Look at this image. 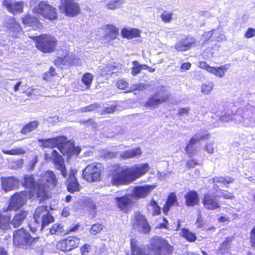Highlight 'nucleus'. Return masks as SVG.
<instances>
[{
	"mask_svg": "<svg viewBox=\"0 0 255 255\" xmlns=\"http://www.w3.org/2000/svg\"><path fill=\"white\" fill-rule=\"evenodd\" d=\"M132 255H170L173 251V247L163 239L156 237L150 240L147 246L146 254L137 245L136 241L132 240L130 242Z\"/></svg>",
	"mask_w": 255,
	"mask_h": 255,
	"instance_id": "f257e3e1",
	"label": "nucleus"
},
{
	"mask_svg": "<svg viewBox=\"0 0 255 255\" xmlns=\"http://www.w3.org/2000/svg\"><path fill=\"white\" fill-rule=\"evenodd\" d=\"M38 141L41 143L40 146L44 148L57 147L63 155H67L68 157L77 155L81 152L80 147H75L73 142L67 141L66 137L64 136L47 139H39Z\"/></svg>",
	"mask_w": 255,
	"mask_h": 255,
	"instance_id": "f03ea898",
	"label": "nucleus"
},
{
	"mask_svg": "<svg viewBox=\"0 0 255 255\" xmlns=\"http://www.w3.org/2000/svg\"><path fill=\"white\" fill-rule=\"evenodd\" d=\"M57 179L52 171H46L43 175L38 179L36 197L39 201L44 200L47 197V192L50 188L56 186Z\"/></svg>",
	"mask_w": 255,
	"mask_h": 255,
	"instance_id": "7ed1b4c3",
	"label": "nucleus"
},
{
	"mask_svg": "<svg viewBox=\"0 0 255 255\" xmlns=\"http://www.w3.org/2000/svg\"><path fill=\"white\" fill-rule=\"evenodd\" d=\"M109 179L113 186H118L130 183L127 168L118 164L111 167Z\"/></svg>",
	"mask_w": 255,
	"mask_h": 255,
	"instance_id": "20e7f679",
	"label": "nucleus"
},
{
	"mask_svg": "<svg viewBox=\"0 0 255 255\" xmlns=\"http://www.w3.org/2000/svg\"><path fill=\"white\" fill-rule=\"evenodd\" d=\"M36 41V48L44 53H50L54 51L57 45L56 38L49 34L30 36Z\"/></svg>",
	"mask_w": 255,
	"mask_h": 255,
	"instance_id": "39448f33",
	"label": "nucleus"
},
{
	"mask_svg": "<svg viewBox=\"0 0 255 255\" xmlns=\"http://www.w3.org/2000/svg\"><path fill=\"white\" fill-rule=\"evenodd\" d=\"M33 11V13L50 20H53L57 18L56 9L44 1L40 2L34 6Z\"/></svg>",
	"mask_w": 255,
	"mask_h": 255,
	"instance_id": "423d86ee",
	"label": "nucleus"
},
{
	"mask_svg": "<svg viewBox=\"0 0 255 255\" xmlns=\"http://www.w3.org/2000/svg\"><path fill=\"white\" fill-rule=\"evenodd\" d=\"M13 240L15 246L18 247H24L32 245L37 241L38 239L33 238L32 239L30 234L21 228L13 233Z\"/></svg>",
	"mask_w": 255,
	"mask_h": 255,
	"instance_id": "0eeeda50",
	"label": "nucleus"
},
{
	"mask_svg": "<svg viewBox=\"0 0 255 255\" xmlns=\"http://www.w3.org/2000/svg\"><path fill=\"white\" fill-rule=\"evenodd\" d=\"M33 218L36 224L39 225L41 224L42 229L54 222V218L50 214L49 210L45 206H40L36 208Z\"/></svg>",
	"mask_w": 255,
	"mask_h": 255,
	"instance_id": "6e6552de",
	"label": "nucleus"
},
{
	"mask_svg": "<svg viewBox=\"0 0 255 255\" xmlns=\"http://www.w3.org/2000/svg\"><path fill=\"white\" fill-rule=\"evenodd\" d=\"M58 8L68 16H75L80 12L79 5L75 0H60Z\"/></svg>",
	"mask_w": 255,
	"mask_h": 255,
	"instance_id": "1a4fd4ad",
	"label": "nucleus"
},
{
	"mask_svg": "<svg viewBox=\"0 0 255 255\" xmlns=\"http://www.w3.org/2000/svg\"><path fill=\"white\" fill-rule=\"evenodd\" d=\"M102 164L100 163L88 165L83 170L84 178L88 182L100 180Z\"/></svg>",
	"mask_w": 255,
	"mask_h": 255,
	"instance_id": "9d476101",
	"label": "nucleus"
},
{
	"mask_svg": "<svg viewBox=\"0 0 255 255\" xmlns=\"http://www.w3.org/2000/svg\"><path fill=\"white\" fill-rule=\"evenodd\" d=\"M127 169L131 183L145 175L150 169V167L147 163H140L127 168Z\"/></svg>",
	"mask_w": 255,
	"mask_h": 255,
	"instance_id": "9b49d317",
	"label": "nucleus"
},
{
	"mask_svg": "<svg viewBox=\"0 0 255 255\" xmlns=\"http://www.w3.org/2000/svg\"><path fill=\"white\" fill-rule=\"evenodd\" d=\"M170 96V93L165 87H162L149 99L146 105L147 107H154L167 101Z\"/></svg>",
	"mask_w": 255,
	"mask_h": 255,
	"instance_id": "f8f14e48",
	"label": "nucleus"
},
{
	"mask_svg": "<svg viewBox=\"0 0 255 255\" xmlns=\"http://www.w3.org/2000/svg\"><path fill=\"white\" fill-rule=\"evenodd\" d=\"M28 192L23 191L16 193L11 197L7 208L8 210H16L23 206L27 199Z\"/></svg>",
	"mask_w": 255,
	"mask_h": 255,
	"instance_id": "ddd939ff",
	"label": "nucleus"
},
{
	"mask_svg": "<svg viewBox=\"0 0 255 255\" xmlns=\"http://www.w3.org/2000/svg\"><path fill=\"white\" fill-rule=\"evenodd\" d=\"M133 228L138 232L148 233L150 227L145 217L139 213H135L132 223Z\"/></svg>",
	"mask_w": 255,
	"mask_h": 255,
	"instance_id": "4468645a",
	"label": "nucleus"
},
{
	"mask_svg": "<svg viewBox=\"0 0 255 255\" xmlns=\"http://www.w3.org/2000/svg\"><path fill=\"white\" fill-rule=\"evenodd\" d=\"M79 243V239L76 237H69L65 240H62L58 242L57 248L62 251H70L76 248Z\"/></svg>",
	"mask_w": 255,
	"mask_h": 255,
	"instance_id": "2eb2a0df",
	"label": "nucleus"
},
{
	"mask_svg": "<svg viewBox=\"0 0 255 255\" xmlns=\"http://www.w3.org/2000/svg\"><path fill=\"white\" fill-rule=\"evenodd\" d=\"M51 159L54 163L56 168L59 170L63 176L65 178L67 176V171L64 160L62 156L59 154L56 150L52 151Z\"/></svg>",
	"mask_w": 255,
	"mask_h": 255,
	"instance_id": "dca6fc26",
	"label": "nucleus"
},
{
	"mask_svg": "<svg viewBox=\"0 0 255 255\" xmlns=\"http://www.w3.org/2000/svg\"><path fill=\"white\" fill-rule=\"evenodd\" d=\"M38 180L36 181L33 176L29 175H25L24 176L22 184L24 186L30 189V193L32 194L33 198H37L36 197V189H37Z\"/></svg>",
	"mask_w": 255,
	"mask_h": 255,
	"instance_id": "f3484780",
	"label": "nucleus"
},
{
	"mask_svg": "<svg viewBox=\"0 0 255 255\" xmlns=\"http://www.w3.org/2000/svg\"><path fill=\"white\" fill-rule=\"evenodd\" d=\"M3 4L12 13L23 11V3L22 1L4 0Z\"/></svg>",
	"mask_w": 255,
	"mask_h": 255,
	"instance_id": "a211bd4d",
	"label": "nucleus"
},
{
	"mask_svg": "<svg viewBox=\"0 0 255 255\" xmlns=\"http://www.w3.org/2000/svg\"><path fill=\"white\" fill-rule=\"evenodd\" d=\"M154 188L152 185L138 186L135 187L132 195L136 199L143 198L147 196Z\"/></svg>",
	"mask_w": 255,
	"mask_h": 255,
	"instance_id": "6ab92c4d",
	"label": "nucleus"
},
{
	"mask_svg": "<svg viewBox=\"0 0 255 255\" xmlns=\"http://www.w3.org/2000/svg\"><path fill=\"white\" fill-rule=\"evenodd\" d=\"M1 184L2 189L7 192L16 188L18 186L19 181L13 177H2Z\"/></svg>",
	"mask_w": 255,
	"mask_h": 255,
	"instance_id": "aec40b11",
	"label": "nucleus"
},
{
	"mask_svg": "<svg viewBox=\"0 0 255 255\" xmlns=\"http://www.w3.org/2000/svg\"><path fill=\"white\" fill-rule=\"evenodd\" d=\"M204 207L209 210H214L220 207L219 203L216 197L211 195H205L203 201Z\"/></svg>",
	"mask_w": 255,
	"mask_h": 255,
	"instance_id": "412c9836",
	"label": "nucleus"
},
{
	"mask_svg": "<svg viewBox=\"0 0 255 255\" xmlns=\"http://www.w3.org/2000/svg\"><path fill=\"white\" fill-rule=\"evenodd\" d=\"M132 196L127 195L122 197L116 198L118 207L121 211L127 212L129 205L132 203Z\"/></svg>",
	"mask_w": 255,
	"mask_h": 255,
	"instance_id": "4be33fe9",
	"label": "nucleus"
},
{
	"mask_svg": "<svg viewBox=\"0 0 255 255\" xmlns=\"http://www.w3.org/2000/svg\"><path fill=\"white\" fill-rule=\"evenodd\" d=\"M58 63H59L58 64V66H60L61 64L64 65H81V62L79 59L74 56L72 57H70L69 55L65 56L63 57L58 58V59L56 60L55 64L57 65Z\"/></svg>",
	"mask_w": 255,
	"mask_h": 255,
	"instance_id": "5701e85b",
	"label": "nucleus"
},
{
	"mask_svg": "<svg viewBox=\"0 0 255 255\" xmlns=\"http://www.w3.org/2000/svg\"><path fill=\"white\" fill-rule=\"evenodd\" d=\"M6 27L9 29L12 36L16 37L17 33L21 31V28L19 25L16 22L15 20L12 17L8 18L5 21Z\"/></svg>",
	"mask_w": 255,
	"mask_h": 255,
	"instance_id": "b1692460",
	"label": "nucleus"
},
{
	"mask_svg": "<svg viewBox=\"0 0 255 255\" xmlns=\"http://www.w3.org/2000/svg\"><path fill=\"white\" fill-rule=\"evenodd\" d=\"M142 154L140 148L137 147L130 150L124 151L120 153V157L123 159H127L135 157H139Z\"/></svg>",
	"mask_w": 255,
	"mask_h": 255,
	"instance_id": "393cba45",
	"label": "nucleus"
},
{
	"mask_svg": "<svg viewBox=\"0 0 255 255\" xmlns=\"http://www.w3.org/2000/svg\"><path fill=\"white\" fill-rule=\"evenodd\" d=\"M23 23L26 26H31L33 29H40L42 25L37 18L27 15L22 18Z\"/></svg>",
	"mask_w": 255,
	"mask_h": 255,
	"instance_id": "a878e982",
	"label": "nucleus"
},
{
	"mask_svg": "<svg viewBox=\"0 0 255 255\" xmlns=\"http://www.w3.org/2000/svg\"><path fill=\"white\" fill-rule=\"evenodd\" d=\"M67 189L72 193L79 190V185L73 171L70 173L67 179Z\"/></svg>",
	"mask_w": 255,
	"mask_h": 255,
	"instance_id": "bb28decb",
	"label": "nucleus"
},
{
	"mask_svg": "<svg viewBox=\"0 0 255 255\" xmlns=\"http://www.w3.org/2000/svg\"><path fill=\"white\" fill-rule=\"evenodd\" d=\"M185 202L188 206L192 207L199 202L198 196L196 191H191L185 196Z\"/></svg>",
	"mask_w": 255,
	"mask_h": 255,
	"instance_id": "cd10ccee",
	"label": "nucleus"
},
{
	"mask_svg": "<svg viewBox=\"0 0 255 255\" xmlns=\"http://www.w3.org/2000/svg\"><path fill=\"white\" fill-rule=\"evenodd\" d=\"M27 216L26 212L20 211L13 218L10 223L14 228H17L22 224Z\"/></svg>",
	"mask_w": 255,
	"mask_h": 255,
	"instance_id": "c85d7f7f",
	"label": "nucleus"
},
{
	"mask_svg": "<svg viewBox=\"0 0 255 255\" xmlns=\"http://www.w3.org/2000/svg\"><path fill=\"white\" fill-rule=\"evenodd\" d=\"M230 67V64L222 65L220 67H212L209 73L213 74L218 77L222 78L225 76V73Z\"/></svg>",
	"mask_w": 255,
	"mask_h": 255,
	"instance_id": "c756f323",
	"label": "nucleus"
},
{
	"mask_svg": "<svg viewBox=\"0 0 255 255\" xmlns=\"http://www.w3.org/2000/svg\"><path fill=\"white\" fill-rule=\"evenodd\" d=\"M234 110H227L226 111L222 113V115L220 117V120L222 122H228L229 121L235 120L241 122L242 121L240 119H238L239 116L238 115H235L233 112Z\"/></svg>",
	"mask_w": 255,
	"mask_h": 255,
	"instance_id": "7c9ffc66",
	"label": "nucleus"
},
{
	"mask_svg": "<svg viewBox=\"0 0 255 255\" xmlns=\"http://www.w3.org/2000/svg\"><path fill=\"white\" fill-rule=\"evenodd\" d=\"M122 36L128 39H131L139 36V31L135 28H125L122 30Z\"/></svg>",
	"mask_w": 255,
	"mask_h": 255,
	"instance_id": "2f4dec72",
	"label": "nucleus"
},
{
	"mask_svg": "<svg viewBox=\"0 0 255 255\" xmlns=\"http://www.w3.org/2000/svg\"><path fill=\"white\" fill-rule=\"evenodd\" d=\"M232 241V237H228L226 238L225 240L221 244L219 249V251L221 254H225L229 253L231 244Z\"/></svg>",
	"mask_w": 255,
	"mask_h": 255,
	"instance_id": "473e14b6",
	"label": "nucleus"
},
{
	"mask_svg": "<svg viewBox=\"0 0 255 255\" xmlns=\"http://www.w3.org/2000/svg\"><path fill=\"white\" fill-rule=\"evenodd\" d=\"M38 122L34 121L25 125L20 130V133L22 134H26L27 133L35 130L39 126Z\"/></svg>",
	"mask_w": 255,
	"mask_h": 255,
	"instance_id": "72a5a7b5",
	"label": "nucleus"
},
{
	"mask_svg": "<svg viewBox=\"0 0 255 255\" xmlns=\"http://www.w3.org/2000/svg\"><path fill=\"white\" fill-rule=\"evenodd\" d=\"M49 232L51 235H59L61 233L65 234L66 230L62 223H55L50 228Z\"/></svg>",
	"mask_w": 255,
	"mask_h": 255,
	"instance_id": "f704fd0d",
	"label": "nucleus"
},
{
	"mask_svg": "<svg viewBox=\"0 0 255 255\" xmlns=\"http://www.w3.org/2000/svg\"><path fill=\"white\" fill-rule=\"evenodd\" d=\"M119 35V29L114 26L111 25L107 29L106 38L107 39L113 40L117 38Z\"/></svg>",
	"mask_w": 255,
	"mask_h": 255,
	"instance_id": "c9c22d12",
	"label": "nucleus"
},
{
	"mask_svg": "<svg viewBox=\"0 0 255 255\" xmlns=\"http://www.w3.org/2000/svg\"><path fill=\"white\" fill-rule=\"evenodd\" d=\"M210 137V135L209 134L203 135L200 133H197L195 134L189 140V146H190L191 144L195 145L201 140L208 139Z\"/></svg>",
	"mask_w": 255,
	"mask_h": 255,
	"instance_id": "e433bc0d",
	"label": "nucleus"
},
{
	"mask_svg": "<svg viewBox=\"0 0 255 255\" xmlns=\"http://www.w3.org/2000/svg\"><path fill=\"white\" fill-rule=\"evenodd\" d=\"M214 183H221L226 185L234 182V178L230 177H215L212 179Z\"/></svg>",
	"mask_w": 255,
	"mask_h": 255,
	"instance_id": "4c0bfd02",
	"label": "nucleus"
},
{
	"mask_svg": "<svg viewBox=\"0 0 255 255\" xmlns=\"http://www.w3.org/2000/svg\"><path fill=\"white\" fill-rule=\"evenodd\" d=\"M10 217L3 216L0 213V229L5 231L9 228Z\"/></svg>",
	"mask_w": 255,
	"mask_h": 255,
	"instance_id": "58836bf2",
	"label": "nucleus"
},
{
	"mask_svg": "<svg viewBox=\"0 0 255 255\" xmlns=\"http://www.w3.org/2000/svg\"><path fill=\"white\" fill-rule=\"evenodd\" d=\"M2 152L5 154L19 155L25 153V150L22 147H16L10 150L2 149Z\"/></svg>",
	"mask_w": 255,
	"mask_h": 255,
	"instance_id": "ea45409f",
	"label": "nucleus"
},
{
	"mask_svg": "<svg viewBox=\"0 0 255 255\" xmlns=\"http://www.w3.org/2000/svg\"><path fill=\"white\" fill-rule=\"evenodd\" d=\"M93 79L94 76L90 73H86L83 75L82 82L86 86V89H90Z\"/></svg>",
	"mask_w": 255,
	"mask_h": 255,
	"instance_id": "a19ab883",
	"label": "nucleus"
},
{
	"mask_svg": "<svg viewBox=\"0 0 255 255\" xmlns=\"http://www.w3.org/2000/svg\"><path fill=\"white\" fill-rule=\"evenodd\" d=\"M194 43L188 42L186 40L180 41L175 46V48L181 51H186L189 49Z\"/></svg>",
	"mask_w": 255,
	"mask_h": 255,
	"instance_id": "79ce46f5",
	"label": "nucleus"
},
{
	"mask_svg": "<svg viewBox=\"0 0 255 255\" xmlns=\"http://www.w3.org/2000/svg\"><path fill=\"white\" fill-rule=\"evenodd\" d=\"M181 236L189 242H194L196 239V237L194 234L189 232V230L185 229L182 230Z\"/></svg>",
	"mask_w": 255,
	"mask_h": 255,
	"instance_id": "37998d69",
	"label": "nucleus"
},
{
	"mask_svg": "<svg viewBox=\"0 0 255 255\" xmlns=\"http://www.w3.org/2000/svg\"><path fill=\"white\" fill-rule=\"evenodd\" d=\"M123 3V0H111L107 4L106 6L109 9H114L120 7Z\"/></svg>",
	"mask_w": 255,
	"mask_h": 255,
	"instance_id": "c03bdc74",
	"label": "nucleus"
},
{
	"mask_svg": "<svg viewBox=\"0 0 255 255\" xmlns=\"http://www.w3.org/2000/svg\"><path fill=\"white\" fill-rule=\"evenodd\" d=\"M149 206L153 210V216L157 215L160 214V208L155 201L152 200L150 203Z\"/></svg>",
	"mask_w": 255,
	"mask_h": 255,
	"instance_id": "a18cd8bd",
	"label": "nucleus"
},
{
	"mask_svg": "<svg viewBox=\"0 0 255 255\" xmlns=\"http://www.w3.org/2000/svg\"><path fill=\"white\" fill-rule=\"evenodd\" d=\"M133 67L131 69V73L133 75L139 74L141 70L140 64L136 61L132 62Z\"/></svg>",
	"mask_w": 255,
	"mask_h": 255,
	"instance_id": "49530a36",
	"label": "nucleus"
},
{
	"mask_svg": "<svg viewBox=\"0 0 255 255\" xmlns=\"http://www.w3.org/2000/svg\"><path fill=\"white\" fill-rule=\"evenodd\" d=\"M173 13L164 11L161 15V18L164 22H169L172 18Z\"/></svg>",
	"mask_w": 255,
	"mask_h": 255,
	"instance_id": "de8ad7c7",
	"label": "nucleus"
},
{
	"mask_svg": "<svg viewBox=\"0 0 255 255\" xmlns=\"http://www.w3.org/2000/svg\"><path fill=\"white\" fill-rule=\"evenodd\" d=\"M103 227V226L102 224H95L91 227L90 232L92 234L96 235L102 230Z\"/></svg>",
	"mask_w": 255,
	"mask_h": 255,
	"instance_id": "09e8293b",
	"label": "nucleus"
},
{
	"mask_svg": "<svg viewBox=\"0 0 255 255\" xmlns=\"http://www.w3.org/2000/svg\"><path fill=\"white\" fill-rule=\"evenodd\" d=\"M213 88V84L211 83L208 84L203 85L201 87V92L205 94H209Z\"/></svg>",
	"mask_w": 255,
	"mask_h": 255,
	"instance_id": "8fccbe9b",
	"label": "nucleus"
},
{
	"mask_svg": "<svg viewBox=\"0 0 255 255\" xmlns=\"http://www.w3.org/2000/svg\"><path fill=\"white\" fill-rule=\"evenodd\" d=\"M145 85L142 83L133 85L130 88L129 92H133L135 91H142L145 89Z\"/></svg>",
	"mask_w": 255,
	"mask_h": 255,
	"instance_id": "3c124183",
	"label": "nucleus"
},
{
	"mask_svg": "<svg viewBox=\"0 0 255 255\" xmlns=\"http://www.w3.org/2000/svg\"><path fill=\"white\" fill-rule=\"evenodd\" d=\"M185 150L189 154H194L197 151V147L193 144H191L190 146H189V143L186 146Z\"/></svg>",
	"mask_w": 255,
	"mask_h": 255,
	"instance_id": "603ef678",
	"label": "nucleus"
},
{
	"mask_svg": "<svg viewBox=\"0 0 255 255\" xmlns=\"http://www.w3.org/2000/svg\"><path fill=\"white\" fill-rule=\"evenodd\" d=\"M117 86L120 89L125 90L128 87V83L124 80H119L117 82Z\"/></svg>",
	"mask_w": 255,
	"mask_h": 255,
	"instance_id": "864d4df0",
	"label": "nucleus"
},
{
	"mask_svg": "<svg viewBox=\"0 0 255 255\" xmlns=\"http://www.w3.org/2000/svg\"><path fill=\"white\" fill-rule=\"evenodd\" d=\"M176 195L174 193H172L168 196L166 203L172 206L176 202Z\"/></svg>",
	"mask_w": 255,
	"mask_h": 255,
	"instance_id": "5fc2aeb1",
	"label": "nucleus"
},
{
	"mask_svg": "<svg viewBox=\"0 0 255 255\" xmlns=\"http://www.w3.org/2000/svg\"><path fill=\"white\" fill-rule=\"evenodd\" d=\"M250 242L251 247L255 249V227L252 229L250 233Z\"/></svg>",
	"mask_w": 255,
	"mask_h": 255,
	"instance_id": "6e6d98bb",
	"label": "nucleus"
},
{
	"mask_svg": "<svg viewBox=\"0 0 255 255\" xmlns=\"http://www.w3.org/2000/svg\"><path fill=\"white\" fill-rule=\"evenodd\" d=\"M205 150L209 154L214 153V143L212 142L207 143L205 146Z\"/></svg>",
	"mask_w": 255,
	"mask_h": 255,
	"instance_id": "4d7b16f0",
	"label": "nucleus"
},
{
	"mask_svg": "<svg viewBox=\"0 0 255 255\" xmlns=\"http://www.w3.org/2000/svg\"><path fill=\"white\" fill-rule=\"evenodd\" d=\"M244 124L246 127H254L255 126V121L252 118H245L243 120Z\"/></svg>",
	"mask_w": 255,
	"mask_h": 255,
	"instance_id": "13d9d810",
	"label": "nucleus"
},
{
	"mask_svg": "<svg viewBox=\"0 0 255 255\" xmlns=\"http://www.w3.org/2000/svg\"><path fill=\"white\" fill-rule=\"evenodd\" d=\"M220 196L226 199H230L234 197L233 193H230L225 190H221V194L220 195Z\"/></svg>",
	"mask_w": 255,
	"mask_h": 255,
	"instance_id": "bf43d9fd",
	"label": "nucleus"
},
{
	"mask_svg": "<svg viewBox=\"0 0 255 255\" xmlns=\"http://www.w3.org/2000/svg\"><path fill=\"white\" fill-rule=\"evenodd\" d=\"M245 36L249 38L255 36V29L249 28L246 32Z\"/></svg>",
	"mask_w": 255,
	"mask_h": 255,
	"instance_id": "052dcab7",
	"label": "nucleus"
},
{
	"mask_svg": "<svg viewBox=\"0 0 255 255\" xmlns=\"http://www.w3.org/2000/svg\"><path fill=\"white\" fill-rule=\"evenodd\" d=\"M199 67L202 69H205L206 71H207L208 72H210L212 66L208 65L206 62H200Z\"/></svg>",
	"mask_w": 255,
	"mask_h": 255,
	"instance_id": "680f3d73",
	"label": "nucleus"
},
{
	"mask_svg": "<svg viewBox=\"0 0 255 255\" xmlns=\"http://www.w3.org/2000/svg\"><path fill=\"white\" fill-rule=\"evenodd\" d=\"M90 249V246L85 244L81 248V253L82 255H87L88 253L89 252V250Z\"/></svg>",
	"mask_w": 255,
	"mask_h": 255,
	"instance_id": "e2e57ef3",
	"label": "nucleus"
},
{
	"mask_svg": "<svg viewBox=\"0 0 255 255\" xmlns=\"http://www.w3.org/2000/svg\"><path fill=\"white\" fill-rule=\"evenodd\" d=\"M37 162H38L37 156H34L33 158L30 161V165H29V166H30L29 169L31 170H32L34 168L35 165L37 164Z\"/></svg>",
	"mask_w": 255,
	"mask_h": 255,
	"instance_id": "0e129e2a",
	"label": "nucleus"
},
{
	"mask_svg": "<svg viewBox=\"0 0 255 255\" xmlns=\"http://www.w3.org/2000/svg\"><path fill=\"white\" fill-rule=\"evenodd\" d=\"M116 109V107L114 106H111L110 107H106L104 108V113L110 114L113 113Z\"/></svg>",
	"mask_w": 255,
	"mask_h": 255,
	"instance_id": "69168bd1",
	"label": "nucleus"
},
{
	"mask_svg": "<svg viewBox=\"0 0 255 255\" xmlns=\"http://www.w3.org/2000/svg\"><path fill=\"white\" fill-rule=\"evenodd\" d=\"M189 111V109L188 108L180 109L178 111V114L180 116L187 115Z\"/></svg>",
	"mask_w": 255,
	"mask_h": 255,
	"instance_id": "338daca9",
	"label": "nucleus"
},
{
	"mask_svg": "<svg viewBox=\"0 0 255 255\" xmlns=\"http://www.w3.org/2000/svg\"><path fill=\"white\" fill-rule=\"evenodd\" d=\"M197 164V162L195 160L192 159L188 161L186 166L188 168H190L194 167Z\"/></svg>",
	"mask_w": 255,
	"mask_h": 255,
	"instance_id": "774afa93",
	"label": "nucleus"
}]
</instances>
